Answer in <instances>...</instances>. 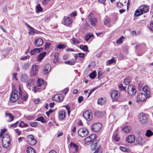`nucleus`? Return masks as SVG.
I'll use <instances>...</instances> for the list:
<instances>
[{"label":"nucleus","mask_w":153,"mask_h":153,"mask_svg":"<svg viewBox=\"0 0 153 153\" xmlns=\"http://www.w3.org/2000/svg\"><path fill=\"white\" fill-rule=\"evenodd\" d=\"M135 139V137L134 135H129L126 137V141L129 143H131L134 141Z\"/></svg>","instance_id":"19"},{"label":"nucleus","mask_w":153,"mask_h":153,"mask_svg":"<svg viewBox=\"0 0 153 153\" xmlns=\"http://www.w3.org/2000/svg\"><path fill=\"white\" fill-rule=\"evenodd\" d=\"M117 6L119 8H121L123 6V4L120 2L117 3Z\"/></svg>","instance_id":"64"},{"label":"nucleus","mask_w":153,"mask_h":153,"mask_svg":"<svg viewBox=\"0 0 153 153\" xmlns=\"http://www.w3.org/2000/svg\"><path fill=\"white\" fill-rule=\"evenodd\" d=\"M94 36L93 34H87L85 37V40L87 42L91 37Z\"/></svg>","instance_id":"39"},{"label":"nucleus","mask_w":153,"mask_h":153,"mask_svg":"<svg viewBox=\"0 0 153 153\" xmlns=\"http://www.w3.org/2000/svg\"><path fill=\"white\" fill-rule=\"evenodd\" d=\"M72 19L69 17L64 18V24L66 25H68L71 24L72 22Z\"/></svg>","instance_id":"20"},{"label":"nucleus","mask_w":153,"mask_h":153,"mask_svg":"<svg viewBox=\"0 0 153 153\" xmlns=\"http://www.w3.org/2000/svg\"><path fill=\"white\" fill-rule=\"evenodd\" d=\"M84 141L86 144H89L92 141L90 137L89 136L88 137H87L85 139Z\"/></svg>","instance_id":"41"},{"label":"nucleus","mask_w":153,"mask_h":153,"mask_svg":"<svg viewBox=\"0 0 153 153\" xmlns=\"http://www.w3.org/2000/svg\"><path fill=\"white\" fill-rule=\"evenodd\" d=\"M35 30L33 27H31L29 29V33L30 35H33L35 33Z\"/></svg>","instance_id":"38"},{"label":"nucleus","mask_w":153,"mask_h":153,"mask_svg":"<svg viewBox=\"0 0 153 153\" xmlns=\"http://www.w3.org/2000/svg\"><path fill=\"white\" fill-rule=\"evenodd\" d=\"M43 48H36L32 50L30 52V54L31 55L35 54L36 53H38L42 51Z\"/></svg>","instance_id":"21"},{"label":"nucleus","mask_w":153,"mask_h":153,"mask_svg":"<svg viewBox=\"0 0 153 153\" xmlns=\"http://www.w3.org/2000/svg\"><path fill=\"white\" fill-rule=\"evenodd\" d=\"M65 45L63 44H60L59 45L56 47L57 49H63L65 48Z\"/></svg>","instance_id":"48"},{"label":"nucleus","mask_w":153,"mask_h":153,"mask_svg":"<svg viewBox=\"0 0 153 153\" xmlns=\"http://www.w3.org/2000/svg\"><path fill=\"white\" fill-rule=\"evenodd\" d=\"M28 95L25 92H22L20 87L19 88V90L13 89L12 91L10 97L11 102H14L20 98L23 101L26 102L27 99Z\"/></svg>","instance_id":"1"},{"label":"nucleus","mask_w":153,"mask_h":153,"mask_svg":"<svg viewBox=\"0 0 153 153\" xmlns=\"http://www.w3.org/2000/svg\"><path fill=\"white\" fill-rule=\"evenodd\" d=\"M124 37L123 36H122L120 39L118 40L117 42V43L118 44H120L122 43V42L123 40Z\"/></svg>","instance_id":"53"},{"label":"nucleus","mask_w":153,"mask_h":153,"mask_svg":"<svg viewBox=\"0 0 153 153\" xmlns=\"http://www.w3.org/2000/svg\"><path fill=\"white\" fill-rule=\"evenodd\" d=\"M51 70V66L49 64H46L43 68V73L45 74H47Z\"/></svg>","instance_id":"18"},{"label":"nucleus","mask_w":153,"mask_h":153,"mask_svg":"<svg viewBox=\"0 0 153 153\" xmlns=\"http://www.w3.org/2000/svg\"><path fill=\"white\" fill-rule=\"evenodd\" d=\"M96 72L95 71H94L91 73L89 75V77L92 79H93L95 78L97 74H96Z\"/></svg>","instance_id":"42"},{"label":"nucleus","mask_w":153,"mask_h":153,"mask_svg":"<svg viewBox=\"0 0 153 153\" xmlns=\"http://www.w3.org/2000/svg\"><path fill=\"white\" fill-rule=\"evenodd\" d=\"M93 16V14L91 12L90 13V15H88V19H89L92 25L94 26L96 25L97 22V19L96 18H92Z\"/></svg>","instance_id":"12"},{"label":"nucleus","mask_w":153,"mask_h":153,"mask_svg":"<svg viewBox=\"0 0 153 153\" xmlns=\"http://www.w3.org/2000/svg\"><path fill=\"white\" fill-rule=\"evenodd\" d=\"M137 97L138 100L136 101L138 102L139 101L143 102L146 101L148 97L145 94L140 93L138 94Z\"/></svg>","instance_id":"10"},{"label":"nucleus","mask_w":153,"mask_h":153,"mask_svg":"<svg viewBox=\"0 0 153 153\" xmlns=\"http://www.w3.org/2000/svg\"><path fill=\"white\" fill-rule=\"evenodd\" d=\"M131 128L129 126H126L123 128L122 130L125 133H127L131 130Z\"/></svg>","instance_id":"33"},{"label":"nucleus","mask_w":153,"mask_h":153,"mask_svg":"<svg viewBox=\"0 0 153 153\" xmlns=\"http://www.w3.org/2000/svg\"><path fill=\"white\" fill-rule=\"evenodd\" d=\"M143 91L147 96L148 98L150 97V89L148 86L147 85L144 86L143 88Z\"/></svg>","instance_id":"15"},{"label":"nucleus","mask_w":153,"mask_h":153,"mask_svg":"<svg viewBox=\"0 0 153 153\" xmlns=\"http://www.w3.org/2000/svg\"><path fill=\"white\" fill-rule=\"evenodd\" d=\"M153 135V132L150 130H146L145 135L147 137H149Z\"/></svg>","instance_id":"37"},{"label":"nucleus","mask_w":153,"mask_h":153,"mask_svg":"<svg viewBox=\"0 0 153 153\" xmlns=\"http://www.w3.org/2000/svg\"><path fill=\"white\" fill-rule=\"evenodd\" d=\"M136 140L137 144L139 145H141L143 142L142 138L140 136L137 137Z\"/></svg>","instance_id":"28"},{"label":"nucleus","mask_w":153,"mask_h":153,"mask_svg":"<svg viewBox=\"0 0 153 153\" xmlns=\"http://www.w3.org/2000/svg\"><path fill=\"white\" fill-rule=\"evenodd\" d=\"M18 123H19V122L17 121V122L15 123L11 124L10 125V127H16L17 126Z\"/></svg>","instance_id":"60"},{"label":"nucleus","mask_w":153,"mask_h":153,"mask_svg":"<svg viewBox=\"0 0 153 153\" xmlns=\"http://www.w3.org/2000/svg\"><path fill=\"white\" fill-rule=\"evenodd\" d=\"M120 149L122 151L124 152H128L130 151V149H129L122 146L120 147Z\"/></svg>","instance_id":"44"},{"label":"nucleus","mask_w":153,"mask_h":153,"mask_svg":"<svg viewBox=\"0 0 153 153\" xmlns=\"http://www.w3.org/2000/svg\"><path fill=\"white\" fill-rule=\"evenodd\" d=\"M53 110H52L51 109H50L49 111L47 112H46V114L48 116L49 115V114L51 113L52 112H53Z\"/></svg>","instance_id":"59"},{"label":"nucleus","mask_w":153,"mask_h":153,"mask_svg":"<svg viewBox=\"0 0 153 153\" xmlns=\"http://www.w3.org/2000/svg\"><path fill=\"white\" fill-rule=\"evenodd\" d=\"M113 138L114 139V140L116 141H118L119 138V137H118L117 136V134L116 133H114V135H113Z\"/></svg>","instance_id":"51"},{"label":"nucleus","mask_w":153,"mask_h":153,"mask_svg":"<svg viewBox=\"0 0 153 153\" xmlns=\"http://www.w3.org/2000/svg\"><path fill=\"white\" fill-rule=\"evenodd\" d=\"M21 81L23 82H26L28 80V76L26 74H22L21 77Z\"/></svg>","instance_id":"25"},{"label":"nucleus","mask_w":153,"mask_h":153,"mask_svg":"<svg viewBox=\"0 0 153 153\" xmlns=\"http://www.w3.org/2000/svg\"><path fill=\"white\" fill-rule=\"evenodd\" d=\"M127 90L128 94L130 96L134 95L136 93V90L132 85H129L128 87Z\"/></svg>","instance_id":"9"},{"label":"nucleus","mask_w":153,"mask_h":153,"mask_svg":"<svg viewBox=\"0 0 153 153\" xmlns=\"http://www.w3.org/2000/svg\"><path fill=\"white\" fill-rule=\"evenodd\" d=\"M50 45L51 44L50 43L48 42H46L45 45V49H47L49 48L50 47Z\"/></svg>","instance_id":"58"},{"label":"nucleus","mask_w":153,"mask_h":153,"mask_svg":"<svg viewBox=\"0 0 153 153\" xmlns=\"http://www.w3.org/2000/svg\"><path fill=\"white\" fill-rule=\"evenodd\" d=\"M72 41L74 44H79V41L74 38H73Z\"/></svg>","instance_id":"57"},{"label":"nucleus","mask_w":153,"mask_h":153,"mask_svg":"<svg viewBox=\"0 0 153 153\" xmlns=\"http://www.w3.org/2000/svg\"><path fill=\"white\" fill-rule=\"evenodd\" d=\"M106 99L105 98H101L99 99L97 101V104L101 105H102L105 103Z\"/></svg>","instance_id":"23"},{"label":"nucleus","mask_w":153,"mask_h":153,"mask_svg":"<svg viewBox=\"0 0 153 153\" xmlns=\"http://www.w3.org/2000/svg\"><path fill=\"white\" fill-rule=\"evenodd\" d=\"M110 19H107L104 22V25L108 27H109L110 26Z\"/></svg>","instance_id":"45"},{"label":"nucleus","mask_w":153,"mask_h":153,"mask_svg":"<svg viewBox=\"0 0 153 153\" xmlns=\"http://www.w3.org/2000/svg\"><path fill=\"white\" fill-rule=\"evenodd\" d=\"M83 117L88 121H90L92 118V116L91 111L90 110H86L83 114Z\"/></svg>","instance_id":"6"},{"label":"nucleus","mask_w":153,"mask_h":153,"mask_svg":"<svg viewBox=\"0 0 153 153\" xmlns=\"http://www.w3.org/2000/svg\"><path fill=\"white\" fill-rule=\"evenodd\" d=\"M65 113L63 111H60L59 113V118L61 120H63L65 117Z\"/></svg>","instance_id":"27"},{"label":"nucleus","mask_w":153,"mask_h":153,"mask_svg":"<svg viewBox=\"0 0 153 153\" xmlns=\"http://www.w3.org/2000/svg\"><path fill=\"white\" fill-rule=\"evenodd\" d=\"M75 62L73 59H72L70 60H69L65 62V63L66 64H68L70 65H74Z\"/></svg>","instance_id":"35"},{"label":"nucleus","mask_w":153,"mask_h":153,"mask_svg":"<svg viewBox=\"0 0 153 153\" xmlns=\"http://www.w3.org/2000/svg\"><path fill=\"white\" fill-rule=\"evenodd\" d=\"M24 122L21 121L19 124V126L22 128L24 127Z\"/></svg>","instance_id":"63"},{"label":"nucleus","mask_w":153,"mask_h":153,"mask_svg":"<svg viewBox=\"0 0 153 153\" xmlns=\"http://www.w3.org/2000/svg\"><path fill=\"white\" fill-rule=\"evenodd\" d=\"M79 48L84 51H88V47L86 45H80Z\"/></svg>","instance_id":"36"},{"label":"nucleus","mask_w":153,"mask_h":153,"mask_svg":"<svg viewBox=\"0 0 153 153\" xmlns=\"http://www.w3.org/2000/svg\"><path fill=\"white\" fill-rule=\"evenodd\" d=\"M63 99V97L62 94H56L52 98V100L56 102H62Z\"/></svg>","instance_id":"13"},{"label":"nucleus","mask_w":153,"mask_h":153,"mask_svg":"<svg viewBox=\"0 0 153 153\" xmlns=\"http://www.w3.org/2000/svg\"><path fill=\"white\" fill-rule=\"evenodd\" d=\"M89 136L90 137L92 141L95 140H94L96 138L97 136L96 134H91Z\"/></svg>","instance_id":"49"},{"label":"nucleus","mask_w":153,"mask_h":153,"mask_svg":"<svg viewBox=\"0 0 153 153\" xmlns=\"http://www.w3.org/2000/svg\"><path fill=\"white\" fill-rule=\"evenodd\" d=\"M140 8L142 9L143 12L146 13L149 10V6L147 5H142L140 7Z\"/></svg>","instance_id":"26"},{"label":"nucleus","mask_w":153,"mask_h":153,"mask_svg":"<svg viewBox=\"0 0 153 153\" xmlns=\"http://www.w3.org/2000/svg\"><path fill=\"white\" fill-rule=\"evenodd\" d=\"M97 145V141L96 140H94L92 141L91 146V151H94Z\"/></svg>","instance_id":"24"},{"label":"nucleus","mask_w":153,"mask_h":153,"mask_svg":"<svg viewBox=\"0 0 153 153\" xmlns=\"http://www.w3.org/2000/svg\"><path fill=\"white\" fill-rule=\"evenodd\" d=\"M27 143L32 146L35 145L37 142L36 140L34 138L33 136L31 134L27 136Z\"/></svg>","instance_id":"5"},{"label":"nucleus","mask_w":153,"mask_h":153,"mask_svg":"<svg viewBox=\"0 0 153 153\" xmlns=\"http://www.w3.org/2000/svg\"><path fill=\"white\" fill-rule=\"evenodd\" d=\"M118 87L120 90H125L126 89V87L123 86L122 84L119 85Z\"/></svg>","instance_id":"52"},{"label":"nucleus","mask_w":153,"mask_h":153,"mask_svg":"<svg viewBox=\"0 0 153 153\" xmlns=\"http://www.w3.org/2000/svg\"><path fill=\"white\" fill-rule=\"evenodd\" d=\"M5 116L6 117L9 118L8 120L7 121L8 122H10L13 121L14 120V116L10 113L6 111L5 112Z\"/></svg>","instance_id":"16"},{"label":"nucleus","mask_w":153,"mask_h":153,"mask_svg":"<svg viewBox=\"0 0 153 153\" xmlns=\"http://www.w3.org/2000/svg\"><path fill=\"white\" fill-rule=\"evenodd\" d=\"M138 118L140 122L142 124H146L148 121L147 114L143 113H140L139 114Z\"/></svg>","instance_id":"3"},{"label":"nucleus","mask_w":153,"mask_h":153,"mask_svg":"<svg viewBox=\"0 0 153 153\" xmlns=\"http://www.w3.org/2000/svg\"><path fill=\"white\" fill-rule=\"evenodd\" d=\"M131 81V79L129 77H128L124 80L123 83L125 85H127Z\"/></svg>","instance_id":"31"},{"label":"nucleus","mask_w":153,"mask_h":153,"mask_svg":"<svg viewBox=\"0 0 153 153\" xmlns=\"http://www.w3.org/2000/svg\"><path fill=\"white\" fill-rule=\"evenodd\" d=\"M36 11L37 12L42 11V7H41L40 4H38L36 7Z\"/></svg>","instance_id":"47"},{"label":"nucleus","mask_w":153,"mask_h":153,"mask_svg":"<svg viewBox=\"0 0 153 153\" xmlns=\"http://www.w3.org/2000/svg\"><path fill=\"white\" fill-rule=\"evenodd\" d=\"M40 87V86H38L37 85V86H35L34 88V91L35 93H36L37 91H38L39 89H40V88H39Z\"/></svg>","instance_id":"56"},{"label":"nucleus","mask_w":153,"mask_h":153,"mask_svg":"<svg viewBox=\"0 0 153 153\" xmlns=\"http://www.w3.org/2000/svg\"><path fill=\"white\" fill-rule=\"evenodd\" d=\"M44 83V81L42 79H39L37 85L38 86H41Z\"/></svg>","instance_id":"40"},{"label":"nucleus","mask_w":153,"mask_h":153,"mask_svg":"<svg viewBox=\"0 0 153 153\" xmlns=\"http://www.w3.org/2000/svg\"><path fill=\"white\" fill-rule=\"evenodd\" d=\"M38 123L36 122H32L30 123V125L31 127L36 128L38 126Z\"/></svg>","instance_id":"43"},{"label":"nucleus","mask_w":153,"mask_h":153,"mask_svg":"<svg viewBox=\"0 0 153 153\" xmlns=\"http://www.w3.org/2000/svg\"><path fill=\"white\" fill-rule=\"evenodd\" d=\"M6 130L5 128H4V129H2L1 130V132L0 133V137H2L3 135V134L6 132Z\"/></svg>","instance_id":"54"},{"label":"nucleus","mask_w":153,"mask_h":153,"mask_svg":"<svg viewBox=\"0 0 153 153\" xmlns=\"http://www.w3.org/2000/svg\"><path fill=\"white\" fill-rule=\"evenodd\" d=\"M102 127V125L99 123H96L91 126V130L94 132H97L100 130Z\"/></svg>","instance_id":"7"},{"label":"nucleus","mask_w":153,"mask_h":153,"mask_svg":"<svg viewBox=\"0 0 153 153\" xmlns=\"http://www.w3.org/2000/svg\"><path fill=\"white\" fill-rule=\"evenodd\" d=\"M34 117L33 116H27L25 117L26 120H32L34 119Z\"/></svg>","instance_id":"55"},{"label":"nucleus","mask_w":153,"mask_h":153,"mask_svg":"<svg viewBox=\"0 0 153 153\" xmlns=\"http://www.w3.org/2000/svg\"><path fill=\"white\" fill-rule=\"evenodd\" d=\"M30 66V64L28 63H25L23 66V68L24 69L27 70L29 68Z\"/></svg>","instance_id":"50"},{"label":"nucleus","mask_w":153,"mask_h":153,"mask_svg":"<svg viewBox=\"0 0 153 153\" xmlns=\"http://www.w3.org/2000/svg\"><path fill=\"white\" fill-rule=\"evenodd\" d=\"M10 141L11 139L9 134H5L2 140L3 146L5 148L8 147L10 145Z\"/></svg>","instance_id":"2"},{"label":"nucleus","mask_w":153,"mask_h":153,"mask_svg":"<svg viewBox=\"0 0 153 153\" xmlns=\"http://www.w3.org/2000/svg\"><path fill=\"white\" fill-rule=\"evenodd\" d=\"M46 55L45 52H43L40 53L37 57V60L38 61H41Z\"/></svg>","instance_id":"22"},{"label":"nucleus","mask_w":153,"mask_h":153,"mask_svg":"<svg viewBox=\"0 0 153 153\" xmlns=\"http://www.w3.org/2000/svg\"><path fill=\"white\" fill-rule=\"evenodd\" d=\"M27 153H35L34 149L32 147H28L27 149Z\"/></svg>","instance_id":"29"},{"label":"nucleus","mask_w":153,"mask_h":153,"mask_svg":"<svg viewBox=\"0 0 153 153\" xmlns=\"http://www.w3.org/2000/svg\"><path fill=\"white\" fill-rule=\"evenodd\" d=\"M110 95L112 99L116 100L119 97V92L117 91H113L111 92Z\"/></svg>","instance_id":"14"},{"label":"nucleus","mask_w":153,"mask_h":153,"mask_svg":"<svg viewBox=\"0 0 153 153\" xmlns=\"http://www.w3.org/2000/svg\"><path fill=\"white\" fill-rule=\"evenodd\" d=\"M58 53H55L54 56V58L53 59V62L54 63H56L58 62Z\"/></svg>","instance_id":"34"},{"label":"nucleus","mask_w":153,"mask_h":153,"mask_svg":"<svg viewBox=\"0 0 153 153\" xmlns=\"http://www.w3.org/2000/svg\"><path fill=\"white\" fill-rule=\"evenodd\" d=\"M143 13V12L142 11V9H140L139 10H136L135 12L134 15L136 16H139L141 15Z\"/></svg>","instance_id":"30"},{"label":"nucleus","mask_w":153,"mask_h":153,"mask_svg":"<svg viewBox=\"0 0 153 153\" xmlns=\"http://www.w3.org/2000/svg\"><path fill=\"white\" fill-rule=\"evenodd\" d=\"M115 62V60L114 59V57H113L112 59L108 60L106 62L107 65H110L113 63L114 62Z\"/></svg>","instance_id":"46"},{"label":"nucleus","mask_w":153,"mask_h":153,"mask_svg":"<svg viewBox=\"0 0 153 153\" xmlns=\"http://www.w3.org/2000/svg\"><path fill=\"white\" fill-rule=\"evenodd\" d=\"M96 89H97V88H93L92 89H91L90 90V91L88 94V95L87 97H89V96L91 94V93L94 91Z\"/></svg>","instance_id":"61"},{"label":"nucleus","mask_w":153,"mask_h":153,"mask_svg":"<svg viewBox=\"0 0 153 153\" xmlns=\"http://www.w3.org/2000/svg\"><path fill=\"white\" fill-rule=\"evenodd\" d=\"M38 67L37 65H33L30 70V75L31 76H35L36 75L38 72Z\"/></svg>","instance_id":"11"},{"label":"nucleus","mask_w":153,"mask_h":153,"mask_svg":"<svg viewBox=\"0 0 153 153\" xmlns=\"http://www.w3.org/2000/svg\"><path fill=\"white\" fill-rule=\"evenodd\" d=\"M35 120L40 121L42 123H44L46 122V119H45L43 117H40L38 118Z\"/></svg>","instance_id":"32"},{"label":"nucleus","mask_w":153,"mask_h":153,"mask_svg":"<svg viewBox=\"0 0 153 153\" xmlns=\"http://www.w3.org/2000/svg\"><path fill=\"white\" fill-rule=\"evenodd\" d=\"M83 100V98L82 96H80L78 97V101L79 103H81Z\"/></svg>","instance_id":"62"},{"label":"nucleus","mask_w":153,"mask_h":153,"mask_svg":"<svg viewBox=\"0 0 153 153\" xmlns=\"http://www.w3.org/2000/svg\"><path fill=\"white\" fill-rule=\"evenodd\" d=\"M70 146L71 149H70V153H77L78 151V146L73 142L71 143Z\"/></svg>","instance_id":"8"},{"label":"nucleus","mask_w":153,"mask_h":153,"mask_svg":"<svg viewBox=\"0 0 153 153\" xmlns=\"http://www.w3.org/2000/svg\"><path fill=\"white\" fill-rule=\"evenodd\" d=\"M43 43V40L41 38L36 39L34 42V45L36 47H40L42 46Z\"/></svg>","instance_id":"17"},{"label":"nucleus","mask_w":153,"mask_h":153,"mask_svg":"<svg viewBox=\"0 0 153 153\" xmlns=\"http://www.w3.org/2000/svg\"><path fill=\"white\" fill-rule=\"evenodd\" d=\"M78 133L80 136L82 137H84L88 135L89 131L86 128H82L79 129Z\"/></svg>","instance_id":"4"}]
</instances>
